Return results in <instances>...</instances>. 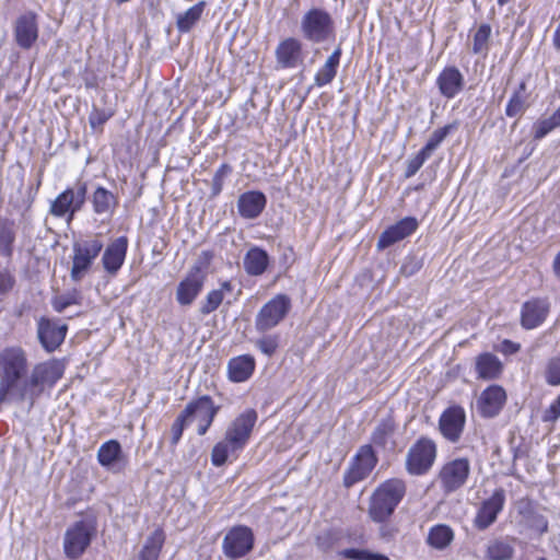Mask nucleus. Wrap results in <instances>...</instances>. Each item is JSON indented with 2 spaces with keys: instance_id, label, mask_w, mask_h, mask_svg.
Listing matches in <instances>:
<instances>
[{
  "instance_id": "nucleus-1",
  "label": "nucleus",
  "mask_w": 560,
  "mask_h": 560,
  "mask_svg": "<svg viewBox=\"0 0 560 560\" xmlns=\"http://www.w3.org/2000/svg\"><path fill=\"white\" fill-rule=\"evenodd\" d=\"M26 352L21 347L0 351V402H27L33 408L37 398L62 376L55 361L36 364L31 373Z\"/></svg>"
},
{
  "instance_id": "nucleus-2",
  "label": "nucleus",
  "mask_w": 560,
  "mask_h": 560,
  "mask_svg": "<svg viewBox=\"0 0 560 560\" xmlns=\"http://www.w3.org/2000/svg\"><path fill=\"white\" fill-rule=\"evenodd\" d=\"M406 482L392 478L382 482L370 499L369 515L372 521L383 523L395 512L406 494Z\"/></svg>"
},
{
  "instance_id": "nucleus-3",
  "label": "nucleus",
  "mask_w": 560,
  "mask_h": 560,
  "mask_svg": "<svg viewBox=\"0 0 560 560\" xmlns=\"http://www.w3.org/2000/svg\"><path fill=\"white\" fill-rule=\"evenodd\" d=\"M303 37L314 44H320L335 36V22L331 14L323 8H311L301 19Z\"/></svg>"
},
{
  "instance_id": "nucleus-4",
  "label": "nucleus",
  "mask_w": 560,
  "mask_h": 560,
  "mask_svg": "<svg viewBox=\"0 0 560 560\" xmlns=\"http://www.w3.org/2000/svg\"><path fill=\"white\" fill-rule=\"evenodd\" d=\"M210 270V254L205 250L187 275L179 282L176 291V300L180 305H189L199 294Z\"/></svg>"
},
{
  "instance_id": "nucleus-5",
  "label": "nucleus",
  "mask_w": 560,
  "mask_h": 560,
  "mask_svg": "<svg viewBox=\"0 0 560 560\" xmlns=\"http://www.w3.org/2000/svg\"><path fill=\"white\" fill-rule=\"evenodd\" d=\"M435 458L434 441L422 436L407 452L406 470L412 476H422L431 469Z\"/></svg>"
},
{
  "instance_id": "nucleus-6",
  "label": "nucleus",
  "mask_w": 560,
  "mask_h": 560,
  "mask_svg": "<svg viewBox=\"0 0 560 560\" xmlns=\"http://www.w3.org/2000/svg\"><path fill=\"white\" fill-rule=\"evenodd\" d=\"M291 299L287 294H277L258 311L255 317V328L266 332L278 326L291 310Z\"/></svg>"
},
{
  "instance_id": "nucleus-7",
  "label": "nucleus",
  "mask_w": 560,
  "mask_h": 560,
  "mask_svg": "<svg viewBox=\"0 0 560 560\" xmlns=\"http://www.w3.org/2000/svg\"><path fill=\"white\" fill-rule=\"evenodd\" d=\"M86 191V183L78 182L74 187L67 188L51 201L49 213L56 218L68 215V222H70L84 206Z\"/></svg>"
},
{
  "instance_id": "nucleus-8",
  "label": "nucleus",
  "mask_w": 560,
  "mask_h": 560,
  "mask_svg": "<svg viewBox=\"0 0 560 560\" xmlns=\"http://www.w3.org/2000/svg\"><path fill=\"white\" fill-rule=\"evenodd\" d=\"M377 464V456L372 445L361 446L351 458L348 468L343 472V486L351 488L355 483L366 479Z\"/></svg>"
},
{
  "instance_id": "nucleus-9",
  "label": "nucleus",
  "mask_w": 560,
  "mask_h": 560,
  "mask_svg": "<svg viewBox=\"0 0 560 560\" xmlns=\"http://www.w3.org/2000/svg\"><path fill=\"white\" fill-rule=\"evenodd\" d=\"M94 535L95 526L92 522L85 520L75 522L65 533V555L69 559H78L90 546Z\"/></svg>"
},
{
  "instance_id": "nucleus-10",
  "label": "nucleus",
  "mask_w": 560,
  "mask_h": 560,
  "mask_svg": "<svg viewBox=\"0 0 560 560\" xmlns=\"http://www.w3.org/2000/svg\"><path fill=\"white\" fill-rule=\"evenodd\" d=\"M103 247V242L97 237L75 242L73 244V259L70 272V277L73 281H80L83 278Z\"/></svg>"
},
{
  "instance_id": "nucleus-11",
  "label": "nucleus",
  "mask_w": 560,
  "mask_h": 560,
  "mask_svg": "<svg viewBox=\"0 0 560 560\" xmlns=\"http://www.w3.org/2000/svg\"><path fill=\"white\" fill-rule=\"evenodd\" d=\"M466 425V411L459 405L448 406L439 418V431L450 443H458Z\"/></svg>"
},
{
  "instance_id": "nucleus-12",
  "label": "nucleus",
  "mask_w": 560,
  "mask_h": 560,
  "mask_svg": "<svg viewBox=\"0 0 560 560\" xmlns=\"http://www.w3.org/2000/svg\"><path fill=\"white\" fill-rule=\"evenodd\" d=\"M470 474V464L467 458H456L445 465L439 474L441 488L445 493H452L462 488Z\"/></svg>"
},
{
  "instance_id": "nucleus-13",
  "label": "nucleus",
  "mask_w": 560,
  "mask_h": 560,
  "mask_svg": "<svg viewBox=\"0 0 560 560\" xmlns=\"http://www.w3.org/2000/svg\"><path fill=\"white\" fill-rule=\"evenodd\" d=\"M257 419L258 415L255 409H246L231 422L226 429L225 438L242 451L249 441Z\"/></svg>"
},
{
  "instance_id": "nucleus-14",
  "label": "nucleus",
  "mask_w": 560,
  "mask_h": 560,
  "mask_svg": "<svg viewBox=\"0 0 560 560\" xmlns=\"http://www.w3.org/2000/svg\"><path fill=\"white\" fill-rule=\"evenodd\" d=\"M254 546L253 532L245 526L232 528L224 537L223 550L226 557L238 559L248 553Z\"/></svg>"
},
{
  "instance_id": "nucleus-15",
  "label": "nucleus",
  "mask_w": 560,
  "mask_h": 560,
  "mask_svg": "<svg viewBox=\"0 0 560 560\" xmlns=\"http://www.w3.org/2000/svg\"><path fill=\"white\" fill-rule=\"evenodd\" d=\"M550 312V302L546 298H534L526 301L521 308V325L530 330L539 327Z\"/></svg>"
},
{
  "instance_id": "nucleus-16",
  "label": "nucleus",
  "mask_w": 560,
  "mask_h": 560,
  "mask_svg": "<svg viewBox=\"0 0 560 560\" xmlns=\"http://www.w3.org/2000/svg\"><path fill=\"white\" fill-rule=\"evenodd\" d=\"M418 226L419 222L415 217H405L381 233L376 243L377 249L383 250L395 243L402 241L415 233Z\"/></svg>"
},
{
  "instance_id": "nucleus-17",
  "label": "nucleus",
  "mask_w": 560,
  "mask_h": 560,
  "mask_svg": "<svg viewBox=\"0 0 560 560\" xmlns=\"http://www.w3.org/2000/svg\"><path fill=\"white\" fill-rule=\"evenodd\" d=\"M68 327L49 318L42 317L37 323V336L43 348L55 351L65 340Z\"/></svg>"
},
{
  "instance_id": "nucleus-18",
  "label": "nucleus",
  "mask_w": 560,
  "mask_h": 560,
  "mask_svg": "<svg viewBox=\"0 0 560 560\" xmlns=\"http://www.w3.org/2000/svg\"><path fill=\"white\" fill-rule=\"evenodd\" d=\"M504 503V490L502 488L495 489L492 495L485 500L478 510L475 526L481 530L487 529L495 522L498 514L503 510Z\"/></svg>"
},
{
  "instance_id": "nucleus-19",
  "label": "nucleus",
  "mask_w": 560,
  "mask_h": 560,
  "mask_svg": "<svg viewBox=\"0 0 560 560\" xmlns=\"http://www.w3.org/2000/svg\"><path fill=\"white\" fill-rule=\"evenodd\" d=\"M506 401V393L499 385L487 387L477 400V408L483 418L498 416Z\"/></svg>"
},
{
  "instance_id": "nucleus-20",
  "label": "nucleus",
  "mask_w": 560,
  "mask_h": 560,
  "mask_svg": "<svg viewBox=\"0 0 560 560\" xmlns=\"http://www.w3.org/2000/svg\"><path fill=\"white\" fill-rule=\"evenodd\" d=\"M435 84L443 97L452 100L464 90L465 78L457 67L447 66L438 75Z\"/></svg>"
},
{
  "instance_id": "nucleus-21",
  "label": "nucleus",
  "mask_w": 560,
  "mask_h": 560,
  "mask_svg": "<svg viewBox=\"0 0 560 560\" xmlns=\"http://www.w3.org/2000/svg\"><path fill=\"white\" fill-rule=\"evenodd\" d=\"M182 413L189 424L197 423L199 435H205L210 427V397L205 395L189 402Z\"/></svg>"
},
{
  "instance_id": "nucleus-22",
  "label": "nucleus",
  "mask_w": 560,
  "mask_h": 560,
  "mask_svg": "<svg viewBox=\"0 0 560 560\" xmlns=\"http://www.w3.org/2000/svg\"><path fill=\"white\" fill-rule=\"evenodd\" d=\"M16 44L23 49H30L38 37L36 15L27 12L18 18L14 24Z\"/></svg>"
},
{
  "instance_id": "nucleus-23",
  "label": "nucleus",
  "mask_w": 560,
  "mask_h": 560,
  "mask_svg": "<svg viewBox=\"0 0 560 560\" xmlns=\"http://www.w3.org/2000/svg\"><path fill=\"white\" fill-rule=\"evenodd\" d=\"M396 431L397 423L394 418L388 415L377 422L371 434V441L375 446L385 452H394L397 446Z\"/></svg>"
},
{
  "instance_id": "nucleus-24",
  "label": "nucleus",
  "mask_w": 560,
  "mask_h": 560,
  "mask_svg": "<svg viewBox=\"0 0 560 560\" xmlns=\"http://www.w3.org/2000/svg\"><path fill=\"white\" fill-rule=\"evenodd\" d=\"M267 205V197L258 190H250L242 194L237 200L238 213L244 219L258 218Z\"/></svg>"
},
{
  "instance_id": "nucleus-25",
  "label": "nucleus",
  "mask_w": 560,
  "mask_h": 560,
  "mask_svg": "<svg viewBox=\"0 0 560 560\" xmlns=\"http://www.w3.org/2000/svg\"><path fill=\"white\" fill-rule=\"evenodd\" d=\"M128 240L126 236H120L113 241L106 248L102 257L104 269L115 275L122 266L127 253Z\"/></svg>"
},
{
  "instance_id": "nucleus-26",
  "label": "nucleus",
  "mask_w": 560,
  "mask_h": 560,
  "mask_svg": "<svg viewBox=\"0 0 560 560\" xmlns=\"http://www.w3.org/2000/svg\"><path fill=\"white\" fill-rule=\"evenodd\" d=\"M517 512L521 516V522L528 528L542 535L548 530V521L540 514L528 499H522L517 502Z\"/></svg>"
},
{
  "instance_id": "nucleus-27",
  "label": "nucleus",
  "mask_w": 560,
  "mask_h": 560,
  "mask_svg": "<svg viewBox=\"0 0 560 560\" xmlns=\"http://www.w3.org/2000/svg\"><path fill=\"white\" fill-rule=\"evenodd\" d=\"M302 43L293 37L282 40L276 49L277 62L281 68H295L301 60Z\"/></svg>"
},
{
  "instance_id": "nucleus-28",
  "label": "nucleus",
  "mask_w": 560,
  "mask_h": 560,
  "mask_svg": "<svg viewBox=\"0 0 560 560\" xmlns=\"http://www.w3.org/2000/svg\"><path fill=\"white\" fill-rule=\"evenodd\" d=\"M255 370V360L252 355L245 354L233 358L228 365L229 377L233 382H245Z\"/></svg>"
},
{
  "instance_id": "nucleus-29",
  "label": "nucleus",
  "mask_w": 560,
  "mask_h": 560,
  "mask_svg": "<svg viewBox=\"0 0 560 560\" xmlns=\"http://www.w3.org/2000/svg\"><path fill=\"white\" fill-rule=\"evenodd\" d=\"M503 370V365L499 358L492 353L485 352L476 359V371L479 378L495 380Z\"/></svg>"
},
{
  "instance_id": "nucleus-30",
  "label": "nucleus",
  "mask_w": 560,
  "mask_h": 560,
  "mask_svg": "<svg viewBox=\"0 0 560 560\" xmlns=\"http://www.w3.org/2000/svg\"><path fill=\"white\" fill-rule=\"evenodd\" d=\"M341 47L338 46L327 58L324 66L317 71L314 78L315 85L322 88L329 84L337 74L340 63Z\"/></svg>"
},
{
  "instance_id": "nucleus-31",
  "label": "nucleus",
  "mask_w": 560,
  "mask_h": 560,
  "mask_svg": "<svg viewBox=\"0 0 560 560\" xmlns=\"http://www.w3.org/2000/svg\"><path fill=\"white\" fill-rule=\"evenodd\" d=\"M269 264V256L266 250L259 247L250 248L244 258V268L250 276L262 275Z\"/></svg>"
},
{
  "instance_id": "nucleus-32",
  "label": "nucleus",
  "mask_w": 560,
  "mask_h": 560,
  "mask_svg": "<svg viewBox=\"0 0 560 560\" xmlns=\"http://www.w3.org/2000/svg\"><path fill=\"white\" fill-rule=\"evenodd\" d=\"M91 201L93 205V211L100 215H110L118 203L116 196L104 187H97L95 189Z\"/></svg>"
},
{
  "instance_id": "nucleus-33",
  "label": "nucleus",
  "mask_w": 560,
  "mask_h": 560,
  "mask_svg": "<svg viewBox=\"0 0 560 560\" xmlns=\"http://www.w3.org/2000/svg\"><path fill=\"white\" fill-rule=\"evenodd\" d=\"M121 458V446L116 440H109L103 443L97 451L98 463L108 469H113Z\"/></svg>"
},
{
  "instance_id": "nucleus-34",
  "label": "nucleus",
  "mask_w": 560,
  "mask_h": 560,
  "mask_svg": "<svg viewBox=\"0 0 560 560\" xmlns=\"http://www.w3.org/2000/svg\"><path fill=\"white\" fill-rule=\"evenodd\" d=\"M165 541L163 529L156 528L145 540L138 560H158Z\"/></svg>"
},
{
  "instance_id": "nucleus-35",
  "label": "nucleus",
  "mask_w": 560,
  "mask_h": 560,
  "mask_svg": "<svg viewBox=\"0 0 560 560\" xmlns=\"http://www.w3.org/2000/svg\"><path fill=\"white\" fill-rule=\"evenodd\" d=\"M15 224L9 219H0V255L11 259L15 242Z\"/></svg>"
},
{
  "instance_id": "nucleus-36",
  "label": "nucleus",
  "mask_w": 560,
  "mask_h": 560,
  "mask_svg": "<svg viewBox=\"0 0 560 560\" xmlns=\"http://www.w3.org/2000/svg\"><path fill=\"white\" fill-rule=\"evenodd\" d=\"M454 539L453 529L445 524L433 526L428 535V544L439 550L445 549Z\"/></svg>"
},
{
  "instance_id": "nucleus-37",
  "label": "nucleus",
  "mask_w": 560,
  "mask_h": 560,
  "mask_svg": "<svg viewBox=\"0 0 560 560\" xmlns=\"http://www.w3.org/2000/svg\"><path fill=\"white\" fill-rule=\"evenodd\" d=\"M217 253L222 259L230 260L237 256V246L234 241L233 232L226 231L217 236L212 254Z\"/></svg>"
},
{
  "instance_id": "nucleus-38",
  "label": "nucleus",
  "mask_w": 560,
  "mask_h": 560,
  "mask_svg": "<svg viewBox=\"0 0 560 560\" xmlns=\"http://www.w3.org/2000/svg\"><path fill=\"white\" fill-rule=\"evenodd\" d=\"M241 452L238 447H235L229 439L224 438L212 447V465L221 466L231 458H236L237 453Z\"/></svg>"
},
{
  "instance_id": "nucleus-39",
  "label": "nucleus",
  "mask_w": 560,
  "mask_h": 560,
  "mask_svg": "<svg viewBox=\"0 0 560 560\" xmlns=\"http://www.w3.org/2000/svg\"><path fill=\"white\" fill-rule=\"evenodd\" d=\"M205 7L206 2L200 1L184 13H179L176 19V25L179 32H188L201 18Z\"/></svg>"
},
{
  "instance_id": "nucleus-40",
  "label": "nucleus",
  "mask_w": 560,
  "mask_h": 560,
  "mask_svg": "<svg viewBox=\"0 0 560 560\" xmlns=\"http://www.w3.org/2000/svg\"><path fill=\"white\" fill-rule=\"evenodd\" d=\"M491 37V26L487 23L481 24L474 35L472 52L486 55L489 50V40Z\"/></svg>"
},
{
  "instance_id": "nucleus-41",
  "label": "nucleus",
  "mask_w": 560,
  "mask_h": 560,
  "mask_svg": "<svg viewBox=\"0 0 560 560\" xmlns=\"http://www.w3.org/2000/svg\"><path fill=\"white\" fill-rule=\"evenodd\" d=\"M513 547L503 540H493L488 545L487 557L490 560H509L513 556Z\"/></svg>"
},
{
  "instance_id": "nucleus-42",
  "label": "nucleus",
  "mask_w": 560,
  "mask_h": 560,
  "mask_svg": "<svg viewBox=\"0 0 560 560\" xmlns=\"http://www.w3.org/2000/svg\"><path fill=\"white\" fill-rule=\"evenodd\" d=\"M82 296L79 291L72 290L61 295H57L52 299L51 305L58 313H62L70 305L81 304Z\"/></svg>"
},
{
  "instance_id": "nucleus-43",
  "label": "nucleus",
  "mask_w": 560,
  "mask_h": 560,
  "mask_svg": "<svg viewBox=\"0 0 560 560\" xmlns=\"http://www.w3.org/2000/svg\"><path fill=\"white\" fill-rule=\"evenodd\" d=\"M235 299L233 293V288L230 281H223L220 283L219 289L212 290V311L217 308L221 303L225 302L226 304H231V302Z\"/></svg>"
},
{
  "instance_id": "nucleus-44",
  "label": "nucleus",
  "mask_w": 560,
  "mask_h": 560,
  "mask_svg": "<svg viewBox=\"0 0 560 560\" xmlns=\"http://www.w3.org/2000/svg\"><path fill=\"white\" fill-rule=\"evenodd\" d=\"M452 129H454V125H446L434 130L421 150L431 156L433 151L443 142Z\"/></svg>"
},
{
  "instance_id": "nucleus-45",
  "label": "nucleus",
  "mask_w": 560,
  "mask_h": 560,
  "mask_svg": "<svg viewBox=\"0 0 560 560\" xmlns=\"http://www.w3.org/2000/svg\"><path fill=\"white\" fill-rule=\"evenodd\" d=\"M527 107V97H522L518 94H512L505 107V115L508 117L521 116Z\"/></svg>"
},
{
  "instance_id": "nucleus-46",
  "label": "nucleus",
  "mask_w": 560,
  "mask_h": 560,
  "mask_svg": "<svg viewBox=\"0 0 560 560\" xmlns=\"http://www.w3.org/2000/svg\"><path fill=\"white\" fill-rule=\"evenodd\" d=\"M545 380L551 386L560 385V357L549 359L546 365Z\"/></svg>"
},
{
  "instance_id": "nucleus-47",
  "label": "nucleus",
  "mask_w": 560,
  "mask_h": 560,
  "mask_svg": "<svg viewBox=\"0 0 560 560\" xmlns=\"http://www.w3.org/2000/svg\"><path fill=\"white\" fill-rule=\"evenodd\" d=\"M255 346L267 357H271L276 353L279 347L278 335H266L255 341Z\"/></svg>"
},
{
  "instance_id": "nucleus-48",
  "label": "nucleus",
  "mask_w": 560,
  "mask_h": 560,
  "mask_svg": "<svg viewBox=\"0 0 560 560\" xmlns=\"http://www.w3.org/2000/svg\"><path fill=\"white\" fill-rule=\"evenodd\" d=\"M429 158L430 156L425 152L420 150L413 158L409 159L407 161L405 177L410 178L416 175V173L421 168V166Z\"/></svg>"
},
{
  "instance_id": "nucleus-49",
  "label": "nucleus",
  "mask_w": 560,
  "mask_h": 560,
  "mask_svg": "<svg viewBox=\"0 0 560 560\" xmlns=\"http://www.w3.org/2000/svg\"><path fill=\"white\" fill-rule=\"evenodd\" d=\"M15 282V276L8 268L0 269V299L12 291Z\"/></svg>"
},
{
  "instance_id": "nucleus-50",
  "label": "nucleus",
  "mask_w": 560,
  "mask_h": 560,
  "mask_svg": "<svg viewBox=\"0 0 560 560\" xmlns=\"http://www.w3.org/2000/svg\"><path fill=\"white\" fill-rule=\"evenodd\" d=\"M232 173V167L229 164H222L219 170L215 172L214 178L212 180V197L217 196L221 192L223 187V182L226 177H229Z\"/></svg>"
},
{
  "instance_id": "nucleus-51",
  "label": "nucleus",
  "mask_w": 560,
  "mask_h": 560,
  "mask_svg": "<svg viewBox=\"0 0 560 560\" xmlns=\"http://www.w3.org/2000/svg\"><path fill=\"white\" fill-rule=\"evenodd\" d=\"M422 259L415 255L407 256L400 267L401 275L410 277L422 268Z\"/></svg>"
},
{
  "instance_id": "nucleus-52",
  "label": "nucleus",
  "mask_w": 560,
  "mask_h": 560,
  "mask_svg": "<svg viewBox=\"0 0 560 560\" xmlns=\"http://www.w3.org/2000/svg\"><path fill=\"white\" fill-rule=\"evenodd\" d=\"M189 422L187 421V419L184 417L183 413H180L176 420L174 421L173 425H172V444L175 445L178 443V441L180 440L182 435H183V431H184V428L186 425H188Z\"/></svg>"
},
{
  "instance_id": "nucleus-53",
  "label": "nucleus",
  "mask_w": 560,
  "mask_h": 560,
  "mask_svg": "<svg viewBox=\"0 0 560 560\" xmlns=\"http://www.w3.org/2000/svg\"><path fill=\"white\" fill-rule=\"evenodd\" d=\"M555 129L553 125L549 121V119L544 118L538 120L534 125V138L539 140L546 137L549 132Z\"/></svg>"
},
{
  "instance_id": "nucleus-54",
  "label": "nucleus",
  "mask_w": 560,
  "mask_h": 560,
  "mask_svg": "<svg viewBox=\"0 0 560 560\" xmlns=\"http://www.w3.org/2000/svg\"><path fill=\"white\" fill-rule=\"evenodd\" d=\"M560 417V395L551 402L542 415L544 422H555Z\"/></svg>"
},
{
  "instance_id": "nucleus-55",
  "label": "nucleus",
  "mask_w": 560,
  "mask_h": 560,
  "mask_svg": "<svg viewBox=\"0 0 560 560\" xmlns=\"http://www.w3.org/2000/svg\"><path fill=\"white\" fill-rule=\"evenodd\" d=\"M369 550L349 548L339 552V556L347 560H368Z\"/></svg>"
},
{
  "instance_id": "nucleus-56",
  "label": "nucleus",
  "mask_w": 560,
  "mask_h": 560,
  "mask_svg": "<svg viewBox=\"0 0 560 560\" xmlns=\"http://www.w3.org/2000/svg\"><path fill=\"white\" fill-rule=\"evenodd\" d=\"M521 349L520 343H516L512 340L504 339L501 343V352L504 354H514L518 352Z\"/></svg>"
},
{
  "instance_id": "nucleus-57",
  "label": "nucleus",
  "mask_w": 560,
  "mask_h": 560,
  "mask_svg": "<svg viewBox=\"0 0 560 560\" xmlns=\"http://www.w3.org/2000/svg\"><path fill=\"white\" fill-rule=\"evenodd\" d=\"M549 121L553 125L555 128L560 127V106L557 108V110L547 117Z\"/></svg>"
},
{
  "instance_id": "nucleus-58",
  "label": "nucleus",
  "mask_w": 560,
  "mask_h": 560,
  "mask_svg": "<svg viewBox=\"0 0 560 560\" xmlns=\"http://www.w3.org/2000/svg\"><path fill=\"white\" fill-rule=\"evenodd\" d=\"M552 43L556 49L560 50V21L555 31Z\"/></svg>"
},
{
  "instance_id": "nucleus-59",
  "label": "nucleus",
  "mask_w": 560,
  "mask_h": 560,
  "mask_svg": "<svg viewBox=\"0 0 560 560\" xmlns=\"http://www.w3.org/2000/svg\"><path fill=\"white\" fill-rule=\"evenodd\" d=\"M381 535L383 538H385L386 540H389L393 538L394 536V529L387 527V526H383L381 528Z\"/></svg>"
},
{
  "instance_id": "nucleus-60",
  "label": "nucleus",
  "mask_w": 560,
  "mask_h": 560,
  "mask_svg": "<svg viewBox=\"0 0 560 560\" xmlns=\"http://www.w3.org/2000/svg\"><path fill=\"white\" fill-rule=\"evenodd\" d=\"M526 89H527L526 82H525V81H522V82L518 84L517 90H515L513 94H518V95H520V96H522V97H527Z\"/></svg>"
},
{
  "instance_id": "nucleus-61",
  "label": "nucleus",
  "mask_w": 560,
  "mask_h": 560,
  "mask_svg": "<svg viewBox=\"0 0 560 560\" xmlns=\"http://www.w3.org/2000/svg\"><path fill=\"white\" fill-rule=\"evenodd\" d=\"M368 560H389V558L382 553H375V552L369 551Z\"/></svg>"
},
{
  "instance_id": "nucleus-62",
  "label": "nucleus",
  "mask_w": 560,
  "mask_h": 560,
  "mask_svg": "<svg viewBox=\"0 0 560 560\" xmlns=\"http://www.w3.org/2000/svg\"><path fill=\"white\" fill-rule=\"evenodd\" d=\"M553 269L556 275L560 277V253L555 258Z\"/></svg>"
},
{
  "instance_id": "nucleus-63",
  "label": "nucleus",
  "mask_w": 560,
  "mask_h": 560,
  "mask_svg": "<svg viewBox=\"0 0 560 560\" xmlns=\"http://www.w3.org/2000/svg\"><path fill=\"white\" fill-rule=\"evenodd\" d=\"M206 300H207V304L202 307V311L205 313H209L210 312V293L206 296Z\"/></svg>"
},
{
  "instance_id": "nucleus-64",
  "label": "nucleus",
  "mask_w": 560,
  "mask_h": 560,
  "mask_svg": "<svg viewBox=\"0 0 560 560\" xmlns=\"http://www.w3.org/2000/svg\"><path fill=\"white\" fill-rule=\"evenodd\" d=\"M215 413H217V408H214V407L212 406V411H211L212 419L214 418Z\"/></svg>"
}]
</instances>
